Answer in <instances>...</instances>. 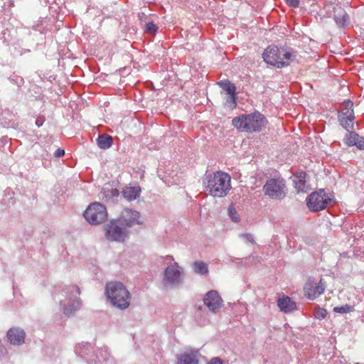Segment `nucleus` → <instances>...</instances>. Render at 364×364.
<instances>
[{"label": "nucleus", "instance_id": "f257e3e1", "mask_svg": "<svg viewBox=\"0 0 364 364\" xmlns=\"http://www.w3.org/2000/svg\"><path fill=\"white\" fill-rule=\"evenodd\" d=\"M203 185L210 195L215 198H222L231 188L230 177L222 171L205 174Z\"/></svg>", "mask_w": 364, "mask_h": 364}, {"label": "nucleus", "instance_id": "f03ea898", "mask_svg": "<svg viewBox=\"0 0 364 364\" xmlns=\"http://www.w3.org/2000/svg\"><path fill=\"white\" fill-rule=\"evenodd\" d=\"M262 57L267 64L281 68L290 65L296 54L291 49L271 45L264 50Z\"/></svg>", "mask_w": 364, "mask_h": 364}, {"label": "nucleus", "instance_id": "7ed1b4c3", "mask_svg": "<svg viewBox=\"0 0 364 364\" xmlns=\"http://www.w3.org/2000/svg\"><path fill=\"white\" fill-rule=\"evenodd\" d=\"M105 294L110 303L120 310L129 306L131 294L127 287L119 282H109L106 284Z\"/></svg>", "mask_w": 364, "mask_h": 364}, {"label": "nucleus", "instance_id": "20e7f679", "mask_svg": "<svg viewBox=\"0 0 364 364\" xmlns=\"http://www.w3.org/2000/svg\"><path fill=\"white\" fill-rule=\"evenodd\" d=\"M232 123L237 129L252 133L260 132L265 126L267 120L260 112H255L235 117Z\"/></svg>", "mask_w": 364, "mask_h": 364}, {"label": "nucleus", "instance_id": "39448f33", "mask_svg": "<svg viewBox=\"0 0 364 364\" xmlns=\"http://www.w3.org/2000/svg\"><path fill=\"white\" fill-rule=\"evenodd\" d=\"M264 196L272 200H282L287 194L285 181L280 177L268 179L263 186Z\"/></svg>", "mask_w": 364, "mask_h": 364}, {"label": "nucleus", "instance_id": "423d86ee", "mask_svg": "<svg viewBox=\"0 0 364 364\" xmlns=\"http://www.w3.org/2000/svg\"><path fill=\"white\" fill-rule=\"evenodd\" d=\"M183 269L177 262L168 265L164 272L163 285L166 288H174L182 284Z\"/></svg>", "mask_w": 364, "mask_h": 364}, {"label": "nucleus", "instance_id": "0eeeda50", "mask_svg": "<svg viewBox=\"0 0 364 364\" xmlns=\"http://www.w3.org/2000/svg\"><path fill=\"white\" fill-rule=\"evenodd\" d=\"M106 238L111 242H123L129 236V231L118 220H112L104 227Z\"/></svg>", "mask_w": 364, "mask_h": 364}, {"label": "nucleus", "instance_id": "6e6552de", "mask_svg": "<svg viewBox=\"0 0 364 364\" xmlns=\"http://www.w3.org/2000/svg\"><path fill=\"white\" fill-rule=\"evenodd\" d=\"M332 201L331 195L326 193L323 189L312 193L306 198L307 205L313 211L325 209Z\"/></svg>", "mask_w": 364, "mask_h": 364}, {"label": "nucleus", "instance_id": "1a4fd4ad", "mask_svg": "<svg viewBox=\"0 0 364 364\" xmlns=\"http://www.w3.org/2000/svg\"><path fill=\"white\" fill-rule=\"evenodd\" d=\"M117 220L129 230V228L135 225H141V215L139 212L129 209L124 208Z\"/></svg>", "mask_w": 364, "mask_h": 364}, {"label": "nucleus", "instance_id": "9d476101", "mask_svg": "<svg viewBox=\"0 0 364 364\" xmlns=\"http://www.w3.org/2000/svg\"><path fill=\"white\" fill-rule=\"evenodd\" d=\"M326 288L325 282L321 279L318 282L309 279L304 287L305 296L310 300H314L323 293Z\"/></svg>", "mask_w": 364, "mask_h": 364}, {"label": "nucleus", "instance_id": "9b49d317", "mask_svg": "<svg viewBox=\"0 0 364 364\" xmlns=\"http://www.w3.org/2000/svg\"><path fill=\"white\" fill-rule=\"evenodd\" d=\"M71 294V296L69 298V300L73 303L71 304H69L68 306H63V313L65 315L70 316L75 313V311L79 309L82 305L81 301L77 296L80 294V289L76 285H71L68 288V292Z\"/></svg>", "mask_w": 364, "mask_h": 364}, {"label": "nucleus", "instance_id": "f8f14e48", "mask_svg": "<svg viewBox=\"0 0 364 364\" xmlns=\"http://www.w3.org/2000/svg\"><path fill=\"white\" fill-rule=\"evenodd\" d=\"M203 302L210 311L215 314L222 308L223 301L216 291L210 290L204 296Z\"/></svg>", "mask_w": 364, "mask_h": 364}, {"label": "nucleus", "instance_id": "ddd939ff", "mask_svg": "<svg viewBox=\"0 0 364 364\" xmlns=\"http://www.w3.org/2000/svg\"><path fill=\"white\" fill-rule=\"evenodd\" d=\"M201 355L198 349H187L177 356V364H198Z\"/></svg>", "mask_w": 364, "mask_h": 364}, {"label": "nucleus", "instance_id": "4468645a", "mask_svg": "<svg viewBox=\"0 0 364 364\" xmlns=\"http://www.w3.org/2000/svg\"><path fill=\"white\" fill-rule=\"evenodd\" d=\"M108 213L106 207L100 203H92V225H97L105 222Z\"/></svg>", "mask_w": 364, "mask_h": 364}, {"label": "nucleus", "instance_id": "2eb2a0df", "mask_svg": "<svg viewBox=\"0 0 364 364\" xmlns=\"http://www.w3.org/2000/svg\"><path fill=\"white\" fill-rule=\"evenodd\" d=\"M343 141L348 146H355L359 149H364V137L359 136L355 132L348 131Z\"/></svg>", "mask_w": 364, "mask_h": 364}, {"label": "nucleus", "instance_id": "dca6fc26", "mask_svg": "<svg viewBox=\"0 0 364 364\" xmlns=\"http://www.w3.org/2000/svg\"><path fill=\"white\" fill-rule=\"evenodd\" d=\"M7 337L13 345H21L24 343L26 333L18 328H11L7 332Z\"/></svg>", "mask_w": 364, "mask_h": 364}, {"label": "nucleus", "instance_id": "f3484780", "mask_svg": "<svg viewBox=\"0 0 364 364\" xmlns=\"http://www.w3.org/2000/svg\"><path fill=\"white\" fill-rule=\"evenodd\" d=\"M306 173L300 172L294 176V184L297 192H307L309 189V184L306 181Z\"/></svg>", "mask_w": 364, "mask_h": 364}, {"label": "nucleus", "instance_id": "a211bd4d", "mask_svg": "<svg viewBox=\"0 0 364 364\" xmlns=\"http://www.w3.org/2000/svg\"><path fill=\"white\" fill-rule=\"evenodd\" d=\"M277 305L282 311L291 312L296 309V305L289 296H282L277 301Z\"/></svg>", "mask_w": 364, "mask_h": 364}, {"label": "nucleus", "instance_id": "6ab92c4d", "mask_svg": "<svg viewBox=\"0 0 364 364\" xmlns=\"http://www.w3.org/2000/svg\"><path fill=\"white\" fill-rule=\"evenodd\" d=\"M141 188L139 186L125 187L122 191V196L128 201H132L139 197Z\"/></svg>", "mask_w": 364, "mask_h": 364}, {"label": "nucleus", "instance_id": "aec40b11", "mask_svg": "<svg viewBox=\"0 0 364 364\" xmlns=\"http://www.w3.org/2000/svg\"><path fill=\"white\" fill-rule=\"evenodd\" d=\"M112 136L107 134L100 135L97 139V144L102 149H109L112 144Z\"/></svg>", "mask_w": 364, "mask_h": 364}, {"label": "nucleus", "instance_id": "412c9836", "mask_svg": "<svg viewBox=\"0 0 364 364\" xmlns=\"http://www.w3.org/2000/svg\"><path fill=\"white\" fill-rule=\"evenodd\" d=\"M102 193L107 200H114L119 196V191L116 188H113L110 185H106L102 188Z\"/></svg>", "mask_w": 364, "mask_h": 364}, {"label": "nucleus", "instance_id": "4be33fe9", "mask_svg": "<svg viewBox=\"0 0 364 364\" xmlns=\"http://www.w3.org/2000/svg\"><path fill=\"white\" fill-rule=\"evenodd\" d=\"M192 267L194 272L200 275H206L208 273V265L203 261H195Z\"/></svg>", "mask_w": 364, "mask_h": 364}, {"label": "nucleus", "instance_id": "5701e85b", "mask_svg": "<svg viewBox=\"0 0 364 364\" xmlns=\"http://www.w3.org/2000/svg\"><path fill=\"white\" fill-rule=\"evenodd\" d=\"M75 353L81 358H85V355H89L90 351V344L88 343H81L75 346Z\"/></svg>", "mask_w": 364, "mask_h": 364}, {"label": "nucleus", "instance_id": "b1692460", "mask_svg": "<svg viewBox=\"0 0 364 364\" xmlns=\"http://www.w3.org/2000/svg\"><path fill=\"white\" fill-rule=\"evenodd\" d=\"M354 119L355 115H353V117H350V116H338L340 124L347 131L353 129Z\"/></svg>", "mask_w": 364, "mask_h": 364}, {"label": "nucleus", "instance_id": "393cba45", "mask_svg": "<svg viewBox=\"0 0 364 364\" xmlns=\"http://www.w3.org/2000/svg\"><path fill=\"white\" fill-rule=\"evenodd\" d=\"M353 104L351 101H345L338 116H350V117H353L354 112L353 109Z\"/></svg>", "mask_w": 364, "mask_h": 364}, {"label": "nucleus", "instance_id": "a878e982", "mask_svg": "<svg viewBox=\"0 0 364 364\" xmlns=\"http://www.w3.org/2000/svg\"><path fill=\"white\" fill-rule=\"evenodd\" d=\"M218 85L224 90L228 95L236 92V87L228 80H221L218 82Z\"/></svg>", "mask_w": 364, "mask_h": 364}, {"label": "nucleus", "instance_id": "bb28decb", "mask_svg": "<svg viewBox=\"0 0 364 364\" xmlns=\"http://www.w3.org/2000/svg\"><path fill=\"white\" fill-rule=\"evenodd\" d=\"M335 21L338 26H345L348 20V15L345 11H342L340 14L336 15Z\"/></svg>", "mask_w": 364, "mask_h": 364}, {"label": "nucleus", "instance_id": "cd10ccee", "mask_svg": "<svg viewBox=\"0 0 364 364\" xmlns=\"http://www.w3.org/2000/svg\"><path fill=\"white\" fill-rule=\"evenodd\" d=\"M353 310V306L348 304H345L341 306H336L333 308V311L339 314H347L352 312Z\"/></svg>", "mask_w": 364, "mask_h": 364}, {"label": "nucleus", "instance_id": "c85d7f7f", "mask_svg": "<svg viewBox=\"0 0 364 364\" xmlns=\"http://www.w3.org/2000/svg\"><path fill=\"white\" fill-rule=\"evenodd\" d=\"M228 215L233 222H237L240 220V216L232 205L228 208Z\"/></svg>", "mask_w": 364, "mask_h": 364}, {"label": "nucleus", "instance_id": "c756f323", "mask_svg": "<svg viewBox=\"0 0 364 364\" xmlns=\"http://www.w3.org/2000/svg\"><path fill=\"white\" fill-rule=\"evenodd\" d=\"M228 97L226 99V104L231 109L235 108L237 103H236V92L234 94L228 95Z\"/></svg>", "mask_w": 364, "mask_h": 364}, {"label": "nucleus", "instance_id": "7c9ffc66", "mask_svg": "<svg viewBox=\"0 0 364 364\" xmlns=\"http://www.w3.org/2000/svg\"><path fill=\"white\" fill-rule=\"evenodd\" d=\"M239 237L242 239L246 243H250L254 245L255 243L253 235L250 233H241Z\"/></svg>", "mask_w": 364, "mask_h": 364}, {"label": "nucleus", "instance_id": "2f4dec72", "mask_svg": "<svg viewBox=\"0 0 364 364\" xmlns=\"http://www.w3.org/2000/svg\"><path fill=\"white\" fill-rule=\"evenodd\" d=\"M327 316V311L322 308H317L314 310V316L318 319H323Z\"/></svg>", "mask_w": 364, "mask_h": 364}, {"label": "nucleus", "instance_id": "473e14b6", "mask_svg": "<svg viewBox=\"0 0 364 364\" xmlns=\"http://www.w3.org/2000/svg\"><path fill=\"white\" fill-rule=\"evenodd\" d=\"M157 28V26L153 21L148 22L145 25V31L149 33H154Z\"/></svg>", "mask_w": 364, "mask_h": 364}, {"label": "nucleus", "instance_id": "72a5a7b5", "mask_svg": "<svg viewBox=\"0 0 364 364\" xmlns=\"http://www.w3.org/2000/svg\"><path fill=\"white\" fill-rule=\"evenodd\" d=\"M91 210V203H90L87 206L86 210H85L83 215L86 220L91 224V215L90 214V211Z\"/></svg>", "mask_w": 364, "mask_h": 364}, {"label": "nucleus", "instance_id": "f704fd0d", "mask_svg": "<svg viewBox=\"0 0 364 364\" xmlns=\"http://www.w3.org/2000/svg\"><path fill=\"white\" fill-rule=\"evenodd\" d=\"M286 3L291 7L296 8L299 5V0H286Z\"/></svg>", "mask_w": 364, "mask_h": 364}, {"label": "nucleus", "instance_id": "c9c22d12", "mask_svg": "<svg viewBox=\"0 0 364 364\" xmlns=\"http://www.w3.org/2000/svg\"><path fill=\"white\" fill-rule=\"evenodd\" d=\"M208 364H224V363H223V361L220 358L216 357V358H212L208 363Z\"/></svg>", "mask_w": 364, "mask_h": 364}, {"label": "nucleus", "instance_id": "e433bc0d", "mask_svg": "<svg viewBox=\"0 0 364 364\" xmlns=\"http://www.w3.org/2000/svg\"><path fill=\"white\" fill-rule=\"evenodd\" d=\"M64 154H65V150L64 149H58L55 151V153H54V156L57 157V158H59V157L63 156Z\"/></svg>", "mask_w": 364, "mask_h": 364}, {"label": "nucleus", "instance_id": "4c0bfd02", "mask_svg": "<svg viewBox=\"0 0 364 364\" xmlns=\"http://www.w3.org/2000/svg\"><path fill=\"white\" fill-rule=\"evenodd\" d=\"M44 123V119L43 117H38L36 120V124L38 127H41Z\"/></svg>", "mask_w": 364, "mask_h": 364}]
</instances>
